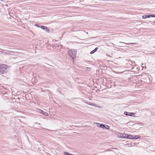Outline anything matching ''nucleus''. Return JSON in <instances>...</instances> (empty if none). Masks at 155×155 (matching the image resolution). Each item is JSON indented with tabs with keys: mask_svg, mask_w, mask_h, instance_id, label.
Returning a JSON list of instances; mask_svg holds the SVG:
<instances>
[{
	"mask_svg": "<svg viewBox=\"0 0 155 155\" xmlns=\"http://www.w3.org/2000/svg\"><path fill=\"white\" fill-rule=\"evenodd\" d=\"M153 23H155V20L153 21Z\"/></svg>",
	"mask_w": 155,
	"mask_h": 155,
	"instance_id": "obj_18",
	"label": "nucleus"
},
{
	"mask_svg": "<svg viewBox=\"0 0 155 155\" xmlns=\"http://www.w3.org/2000/svg\"><path fill=\"white\" fill-rule=\"evenodd\" d=\"M121 137L123 138H127L128 139H133V136L131 135H127V136H126V135H125V136L123 135L122 137Z\"/></svg>",
	"mask_w": 155,
	"mask_h": 155,
	"instance_id": "obj_4",
	"label": "nucleus"
},
{
	"mask_svg": "<svg viewBox=\"0 0 155 155\" xmlns=\"http://www.w3.org/2000/svg\"><path fill=\"white\" fill-rule=\"evenodd\" d=\"M38 111L40 113H41L45 116H48V114L42 110L39 109L38 110Z\"/></svg>",
	"mask_w": 155,
	"mask_h": 155,
	"instance_id": "obj_6",
	"label": "nucleus"
},
{
	"mask_svg": "<svg viewBox=\"0 0 155 155\" xmlns=\"http://www.w3.org/2000/svg\"><path fill=\"white\" fill-rule=\"evenodd\" d=\"M94 37H91V38H94Z\"/></svg>",
	"mask_w": 155,
	"mask_h": 155,
	"instance_id": "obj_20",
	"label": "nucleus"
},
{
	"mask_svg": "<svg viewBox=\"0 0 155 155\" xmlns=\"http://www.w3.org/2000/svg\"><path fill=\"white\" fill-rule=\"evenodd\" d=\"M7 65L0 64V74L7 73Z\"/></svg>",
	"mask_w": 155,
	"mask_h": 155,
	"instance_id": "obj_1",
	"label": "nucleus"
},
{
	"mask_svg": "<svg viewBox=\"0 0 155 155\" xmlns=\"http://www.w3.org/2000/svg\"><path fill=\"white\" fill-rule=\"evenodd\" d=\"M86 69H87V70H88H88H90V69H91V68H90L87 67V68H86Z\"/></svg>",
	"mask_w": 155,
	"mask_h": 155,
	"instance_id": "obj_17",
	"label": "nucleus"
},
{
	"mask_svg": "<svg viewBox=\"0 0 155 155\" xmlns=\"http://www.w3.org/2000/svg\"><path fill=\"white\" fill-rule=\"evenodd\" d=\"M64 155H73V154H70L69 153L67 152H64Z\"/></svg>",
	"mask_w": 155,
	"mask_h": 155,
	"instance_id": "obj_12",
	"label": "nucleus"
},
{
	"mask_svg": "<svg viewBox=\"0 0 155 155\" xmlns=\"http://www.w3.org/2000/svg\"><path fill=\"white\" fill-rule=\"evenodd\" d=\"M40 27L43 30H45L46 32H49V30L47 27L41 25Z\"/></svg>",
	"mask_w": 155,
	"mask_h": 155,
	"instance_id": "obj_5",
	"label": "nucleus"
},
{
	"mask_svg": "<svg viewBox=\"0 0 155 155\" xmlns=\"http://www.w3.org/2000/svg\"><path fill=\"white\" fill-rule=\"evenodd\" d=\"M77 53V51L75 49H71L70 51L68 52V54L73 59H74L76 57Z\"/></svg>",
	"mask_w": 155,
	"mask_h": 155,
	"instance_id": "obj_2",
	"label": "nucleus"
},
{
	"mask_svg": "<svg viewBox=\"0 0 155 155\" xmlns=\"http://www.w3.org/2000/svg\"><path fill=\"white\" fill-rule=\"evenodd\" d=\"M35 26H37V27H38V28H39L40 27V26H39L38 24H35Z\"/></svg>",
	"mask_w": 155,
	"mask_h": 155,
	"instance_id": "obj_15",
	"label": "nucleus"
},
{
	"mask_svg": "<svg viewBox=\"0 0 155 155\" xmlns=\"http://www.w3.org/2000/svg\"><path fill=\"white\" fill-rule=\"evenodd\" d=\"M99 124L100 125L99 127L101 128H104V127H105V125L104 124Z\"/></svg>",
	"mask_w": 155,
	"mask_h": 155,
	"instance_id": "obj_10",
	"label": "nucleus"
},
{
	"mask_svg": "<svg viewBox=\"0 0 155 155\" xmlns=\"http://www.w3.org/2000/svg\"><path fill=\"white\" fill-rule=\"evenodd\" d=\"M150 17H155V15H149V18Z\"/></svg>",
	"mask_w": 155,
	"mask_h": 155,
	"instance_id": "obj_14",
	"label": "nucleus"
},
{
	"mask_svg": "<svg viewBox=\"0 0 155 155\" xmlns=\"http://www.w3.org/2000/svg\"><path fill=\"white\" fill-rule=\"evenodd\" d=\"M98 49V48H97V47L94 50H92V51H91L90 52V54H93L95 52L97 51V50Z\"/></svg>",
	"mask_w": 155,
	"mask_h": 155,
	"instance_id": "obj_8",
	"label": "nucleus"
},
{
	"mask_svg": "<svg viewBox=\"0 0 155 155\" xmlns=\"http://www.w3.org/2000/svg\"><path fill=\"white\" fill-rule=\"evenodd\" d=\"M123 46L126 47V46H125V45H123Z\"/></svg>",
	"mask_w": 155,
	"mask_h": 155,
	"instance_id": "obj_19",
	"label": "nucleus"
},
{
	"mask_svg": "<svg viewBox=\"0 0 155 155\" xmlns=\"http://www.w3.org/2000/svg\"><path fill=\"white\" fill-rule=\"evenodd\" d=\"M89 105H92V106H94V104H93V103H91Z\"/></svg>",
	"mask_w": 155,
	"mask_h": 155,
	"instance_id": "obj_16",
	"label": "nucleus"
},
{
	"mask_svg": "<svg viewBox=\"0 0 155 155\" xmlns=\"http://www.w3.org/2000/svg\"><path fill=\"white\" fill-rule=\"evenodd\" d=\"M123 43L124 45H130V44H135L134 43H124V42H119V43Z\"/></svg>",
	"mask_w": 155,
	"mask_h": 155,
	"instance_id": "obj_11",
	"label": "nucleus"
},
{
	"mask_svg": "<svg viewBox=\"0 0 155 155\" xmlns=\"http://www.w3.org/2000/svg\"><path fill=\"white\" fill-rule=\"evenodd\" d=\"M105 127L104 128H105V129L107 130H108L109 129V127L108 126L106 125H105Z\"/></svg>",
	"mask_w": 155,
	"mask_h": 155,
	"instance_id": "obj_13",
	"label": "nucleus"
},
{
	"mask_svg": "<svg viewBox=\"0 0 155 155\" xmlns=\"http://www.w3.org/2000/svg\"><path fill=\"white\" fill-rule=\"evenodd\" d=\"M124 114L125 115L129 116H131L134 117V115H135L134 113L132 112H128L125 111L124 113ZM135 116H134L135 117Z\"/></svg>",
	"mask_w": 155,
	"mask_h": 155,
	"instance_id": "obj_3",
	"label": "nucleus"
},
{
	"mask_svg": "<svg viewBox=\"0 0 155 155\" xmlns=\"http://www.w3.org/2000/svg\"><path fill=\"white\" fill-rule=\"evenodd\" d=\"M149 18V15H144L142 16V18L143 19H145Z\"/></svg>",
	"mask_w": 155,
	"mask_h": 155,
	"instance_id": "obj_9",
	"label": "nucleus"
},
{
	"mask_svg": "<svg viewBox=\"0 0 155 155\" xmlns=\"http://www.w3.org/2000/svg\"><path fill=\"white\" fill-rule=\"evenodd\" d=\"M140 138V136L139 135H135L134 136H133V139H137Z\"/></svg>",
	"mask_w": 155,
	"mask_h": 155,
	"instance_id": "obj_7",
	"label": "nucleus"
}]
</instances>
